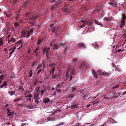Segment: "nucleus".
<instances>
[{
  "label": "nucleus",
  "instance_id": "nucleus-1",
  "mask_svg": "<svg viewBox=\"0 0 126 126\" xmlns=\"http://www.w3.org/2000/svg\"><path fill=\"white\" fill-rule=\"evenodd\" d=\"M36 9H32L31 8L29 9L26 13L25 16V19H30L34 20L36 18H38L40 17L39 15L35 13Z\"/></svg>",
  "mask_w": 126,
  "mask_h": 126
},
{
  "label": "nucleus",
  "instance_id": "nucleus-2",
  "mask_svg": "<svg viewBox=\"0 0 126 126\" xmlns=\"http://www.w3.org/2000/svg\"><path fill=\"white\" fill-rule=\"evenodd\" d=\"M81 22L82 23V24L80 26L81 28L83 27L84 26L85 24H87L88 25L90 26L92 23L91 21L87 22H85L84 20L81 21Z\"/></svg>",
  "mask_w": 126,
  "mask_h": 126
},
{
  "label": "nucleus",
  "instance_id": "nucleus-3",
  "mask_svg": "<svg viewBox=\"0 0 126 126\" xmlns=\"http://www.w3.org/2000/svg\"><path fill=\"white\" fill-rule=\"evenodd\" d=\"M49 66H51V71H49V73L50 75H51V74H54V72L55 70V64H50Z\"/></svg>",
  "mask_w": 126,
  "mask_h": 126
},
{
  "label": "nucleus",
  "instance_id": "nucleus-4",
  "mask_svg": "<svg viewBox=\"0 0 126 126\" xmlns=\"http://www.w3.org/2000/svg\"><path fill=\"white\" fill-rule=\"evenodd\" d=\"M23 43V41L22 40H19L16 42V43L17 44V47L18 46L19 47L17 49H20L22 47Z\"/></svg>",
  "mask_w": 126,
  "mask_h": 126
},
{
  "label": "nucleus",
  "instance_id": "nucleus-5",
  "mask_svg": "<svg viewBox=\"0 0 126 126\" xmlns=\"http://www.w3.org/2000/svg\"><path fill=\"white\" fill-rule=\"evenodd\" d=\"M78 46L77 48L80 47L82 48H86V47L85 46V44L82 43H79L78 44Z\"/></svg>",
  "mask_w": 126,
  "mask_h": 126
},
{
  "label": "nucleus",
  "instance_id": "nucleus-6",
  "mask_svg": "<svg viewBox=\"0 0 126 126\" xmlns=\"http://www.w3.org/2000/svg\"><path fill=\"white\" fill-rule=\"evenodd\" d=\"M50 48L47 47H45V48L43 50V53L44 54H45L46 55V56H47L48 53V52L50 51Z\"/></svg>",
  "mask_w": 126,
  "mask_h": 126
},
{
  "label": "nucleus",
  "instance_id": "nucleus-7",
  "mask_svg": "<svg viewBox=\"0 0 126 126\" xmlns=\"http://www.w3.org/2000/svg\"><path fill=\"white\" fill-rule=\"evenodd\" d=\"M29 5V4L26 1L23 2L22 4V5L23 6L22 8H23L22 10H23L25 8H27Z\"/></svg>",
  "mask_w": 126,
  "mask_h": 126
},
{
  "label": "nucleus",
  "instance_id": "nucleus-8",
  "mask_svg": "<svg viewBox=\"0 0 126 126\" xmlns=\"http://www.w3.org/2000/svg\"><path fill=\"white\" fill-rule=\"evenodd\" d=\"M100 71H98V72L99 73V74L100 75H103L106 76H108L110 74H109L108 73L106 72H100Z\"/></svg>",
  "mask_w": 126,
  "mask_h": 126
},
{
  "label": "nucleus",
  "instance_id": "nucleus-9",
  "mask_svg": "<svg viewBox=\"0 0 126 126\" xmlns=\"http://www.w3.org/2000/svg\"><path fill=\"white\" fill-rule=\"evenodd\" d=\"M23 99V98L22 96H20L17 98L14 99L13 101L14 102H17L19 101H21Z\"/></svg>",
  "mask_w": 126,
  "mask_h": 126
},
{
  "label": "nucleus",
  "instance_id": "nucleus-10",
  "mask_svg": "<svg viewBox=\"0 0 126 126\" xmlns=\"http://www.w3.org/2000/svg\"><path fill=\"white\" fill-rule=\"evenodd\" d=\"M40 47H37L35 49H34V55L36 57L38 55V51L40 48Z\"/></svg>",
  "mask_w": 126,
  "mask_h": 126
},
{
  "label": "nucleus",
  "instance_id": "nucleus-11",
  "mask_svg": "<svg viewBox=\"0 0 126 126\" xmlns=\"http://www.w3.org/2000/svg\"><path fill=\"white\" fill-rule=\"evenodd\" d=\"M92 73L95 78L96 79L97 78V76L96 72H95V70L93 69H92Z\"/></svg>",
  "mask_w": 126,
  "mask_h": 126
},
{
  "label": "nucleus",
  "instance_id": "nucleus-12",
  "mask_svg": "<svg viewBox=\"0 0 126 126\" xmlns=\"http://www.w3.org/2000/svg\"><path fill=\"white\" fill-rule=\"evenodd\" d=\"M43 42V39H38L36 44L38 45H39L41 44Z\"/></svg>",
  "mask_w": 126,
  "mask_h": 126
},
{
  "label": "nucleus",
  "instance_id": "nucleus-13",
  "mask_svg": "<svg viewBox=\"0 0 126 126\" xmlns=\"http://www.w3.org/2000/svg\"><path fill=\"white\" fill-rule=\"evenodd\" d=\"M50 100L49 98H46L44 99L43 100V103H44L46 104L47 103L49 102Z\"/></svg>",
  "mask_w": 126,
  "mask_h": 126
},
{
  "label": "nucleus",
  "instance_id": "nucleus-14",
  "mask_svg": "<svg viewBox=\"0 0 126 126\" xmlns=\"http://www.w3.org/2000/svg\"><path fill=\"white\" fill-rule=\"evenodd\" d=\"M120 95V92L118 93V94L115 95V92L114 93V96L112 98H116L118 97Z\"/></svg>",
  "mask_w": 126,
  "mask_h": 126
},
{
  "label": "nucleus",
  "instance_id": "nucleus-15",
  "mask_svg": "<svg viewBox=\"0 0 126 126\" xmlns=\"http://www.w3.org/2000/svg\"><path fill=\"white\" fill-rule=\"evenodd\" d=\"M53 50H57L59 48V46L57 44H55L52 46Z\"/></svg>",
  "mask_w": 126,
  "mask_h": 126
},
{
  "label": "nucleus",
  "instance_id": "nucleus-16",
  "mask_svg": "<svg viewBox=\"0 0 126 126\" xmlns=\"http://www.w3.org/2000/svg\"><path fill=\"white\" fill-rule=\"evenodd\" d=\"M51 75L52 78L53 79H55L57 77V74H55L54 75V74H51Z\"/></svg>",
  "mask_w": 126,
  "mask_h": 126
},
{
  "label": "nucleus",
  "instance_id": "nucleus-17",
  "mask_svg": "<svg viewBox=\"0 0 126 126\" xmlns=\"http://www.w3.org/2000/svg\"><path fill=\"white\" fill-rule=\"evenodd\" d=\"M27 108L29 109H33L35 108V107L33 105H30L27 106Z\"/></svg>",
  "mask_w": 126,
  "mask_h": 126
},
{
  "label": "nucleus",
  "instance_id": "nucleus-18",
  "mask_svg": "<svg viewBox=\"0 0 126 126\" xmlns=\"http://www.w3.org/2000/svg\"><path fill=\"white\" fill-rule=\"evenodd\" d=\"M68 2H64V5L63 6V7H66L67 6H68L69 7L68 8V9L70 8H71V7H69V4L68 3Z\"/></svg>",
  "mask_w": 126,
  "mask_h": 126
},
{
  "label": "nucleus",
  "instance_id": "nucleus-19",
  "mask_svg": "<svg viewBox=\"0 0 126 126\" xmlns=\"http://www.w3.org/2000/svg\"><path fill=\"white\" fill-rule=\"evenodd\" d=\"M18 1V0H11L10 2L11 4H14L17 3Z\"/></svg>",
  "mask_w": 126,
  "mask_h": 126
},
{
  "label": "nucleus",
  "instance_id": "nucleus-20",
  "mask_svg": "<svg viewBox=\"0 0 126 126\" xmlns=\"http://www.w3.org/2000/svg\"><path fill=\"white\" fill-rule=\"evenodd\" d=\"M126 16L124 14H123L122 15V17L121 19V20H126Z\"/></svg>",
  "mask_w": 126,
  "mask_h": 126
},
{
  "label": "nucleus",
  "instance_id": "nucleus-21",
  "mask_svg": "<svg viewBox=\"0 0 126 126\" xmlns=\"http://www.w3.org/2000/svg\"><path fill=\"white\" fill-rule=\"evenodd\" d=\"M94 22L95 24L97 25H101V27H102L103 25L102 24L100 23L99 22H98L95 20H94Z\"/></svg>",
  "mask_w": 126,
  "mask_h": 126
},
{
  "label": "nucleus",
  "instance_id": "nucleus-22",
  "mask_svg": "<svg viewBox=\"0 0 126 126\" xmlns=\"http://www.w3.org/2000/svg\"><path fill=\"white\" fill-rule=\"evenodd\" d=\"M66 43V41H62L60 44V46H62L63 45L65 44Z\"/></svg>",
  "mask_w": 126,
  "mask_h": 126
},
{
  "label": "nucleus",
  "instance_id": "nucleus-23",
  "mask_svg": "<svg viewBox=\"0 0 126 126\" xmlns=\"http://www.w3.org/2000/svg\"><path fill=\"white\" fill-rule=\"evenodd\" d=\"M10 42H12L13 43H14L15 42V39L11 37L10 39H8V43H9Z\"/></svg>",
  "mask_w": 126,
  "mask_h": 126
},
{
  "label": "nucleus",
  "instance_id": "nucleus-24",
  "mask_svg": "<svg viewBox=\"0 0 126 126\" xmlns=\"http://www.w3.org/2000/svg\"><path fill=\"white\" fill-rule=\"evenodd\" d=\"M109 4L111 5L112 7H116L117 5V4H114L112 2H110L109 3Z\"/></svg>",
  "mask_w": 126,
  "mask_h": 126
},
{
  "label": "nucleus",
  "instance_id": "nucleus-25",
  "mask_svg": "<svg viewBox=\"0 0 126 126\" xmlns=\"http://www.w3.org/2000/svg\"><path fill=\"white\" fill-rule=\"evenodd\" d=\"M15 91H9L8 93L11 96H12L14 95L15 94Z\"/></svg>",
  "mask_w": 126,
  "mask_h": 126
},
{
  "label": "nucleus",
  "instance_id": "nucleus-26",
  "mask_svg": "<svg viewBox=\"0 0 126 126\" xmlns=\"http://www.w3.org/2000/svg\"><path fill=\"white\" fill-rule=\"evenodd\" d=\"M64 83V82H63L62 83H59L57 84V86L58 87H59V88L63 86L62 85Z\"/></svg>",
  "mask_w": 126,
  "mask_h": 126
},
{
  "label": "nucleus",
  "instance_id": "nucleus-27",
  "mask_svg": "<svg viewBox=\"0 0 126 126\" xmlns=\"http://www.w3.org/2000/svg\"><path fill=\"white\" fill-rule=\"evenodd\" d=\"M39 93H38V94H34V99H36L37 98V97L39 96Z\"/></svg>",
  "mask_w": 126,
  "mask_h": 126
},
{
  "label": "nucleus",
  "instance_id": "nucleus-28",
  "mask_svg": "<svg viewBox=\"0 0 126 126\" xmlns=\"http://www.w3.org/2000/svg\"><path fill=\"white\" fill-rule=\"evenodd\" d=\"M14 113V111L10 112L9 114H8L7 117L12 116Z\"/></svg>",
  "mask_w": 126,
  "mask_h": 126
},
{
  "label": "nucleus",
  "instance_id": "nucleus-29",
  "mask_svg": "<svg viewBox=\"0 0 126 126\" xmlns=\"http://www.w3.org/2000/svg\"><path fill=\"white\" fill-rule=\"evenodd\" d=\"M74 96L73 94H69L68 95V97L69 98H72Z\"/></svg>",
  "mask_w": 126,
  "mask_h": 126
},
{
  "label": "nucleus",
  "instance_id": "nucleus-30",
  "mask_svg": "<svg viewBox=\"0 0 126 126\" xmlns=\"http://www.w3.org/2000/svg\"><path fill=\"white\" fill-rule=\"evenodd\" d=\"M32 96V95L31 94H29L28 96H27V97H29V98L28 99V100H30V101H31V98Z\"/></svg>",
  "mask_w": 126,
  "mask_h": 126
},
{
  "label": "nucleus",
  "instance_id": "nucleus-31",
  "mask_svg": "<svg viewBox=\"0 0 126 126\" xmlns=\"http://www.w3.org/2000/svg\"><path fill=\"white\" fill-rule=\"evenodd\" d=\"M125 23V21L124 20H121V24H122V25L123 26H124Z\"/></svg>",
  "mask_w": 126,
  "mask_h": 126
},
{
  "label": "nucleus",
  "instance_id": "nucleus-32",
  "mask_svg": "<svg viewBox=\"0 0 126 126\" xmlns=\"http://www.w3.org/2000/svg\"><path fill=\"white\" fill-rule=\"evenodd\" d=\"M71 89L72 90V92H73L76 89V88L75 87V86H73L71 88Z\"/></svg>",
  "mask_w": 126,
  "mask_h": 126
},
{
  "label": "nucleus",
  "instance_id": "nucleus-33",
  "mask_svg": "<svg viewBox=\"0 0 126 126\" xmlns=\"http://www.w3.org/2000/svg\"><path fill=\"white\" fill-rule=\"evenodd\" d=\"M19 89L22 91H23L24 90L22 86H19Z\"/></svg>",
  "mask_w": 126,
  "mask_h": 126
},
{
  "label": "nucleus",
  "instance_id": "nucleus-34",
  "mask_svg": "<svg viewBox=\"0 0 126 126\" xmlns=\"http://www.w3.org/2000/svg\"><path fill=\"white\" fill-rule=\"evenodd\" d=\"M119 87V85H115V86L112 88L111 89L113 90L114 89H115L118 87Z\"/></svg>",
  "mask_w": 126,
  "mask_h": 126
},
{
  "label": "nucleus",
  "instance_id": "nucleus-35",
  "mask_svg": "<svg viewBox=\"0 0 126 126\" xmlns=\"http://www.w3.org/2000/svg\"><path fill=\"white\" fill-rule=\"evenodd\" d=\"M46 90L45 89H42L41 91L40 92L41 93V94L42 95L45 92Z\"/></svg>",
  "mask_w": 126,
  "mask_h": 126
},
{
  "label": "nucleus",
  "instance_id": "nucleus-36",
  "mask_svg": "<svg viewBox=\"0 0 126 126\" xmlns=\"http://www.w3.org/2000/svg\"><path fill=\"white\" fill-rule=\"evenodd\" d=\"M18 106L21 107H25L26 106L25 105H24L23 104H18Z\"/></svg>",
  "mask_w": 126,
  "mask_h": 126
},
{
  "label": "nucleus",
  "instance_id": "nucleus-37",
  "mask_svg": "<svg viewBox=\"0 0 126 126\" xmlns=\"http://www.w3.org/2000/svg\"><path fill=\"white\" fill-rule=\"evenodd\" d=\"M52 32H55L56 33L57 32V30L54 28H52Z\"/></svg>",
  "mask_w": 126,
  "mask_h": 126
},
{
  "label": "nucleus",
  "instance_id": "nucleus-38",
  "mask_svg": "<svg viewBox=\"0 0 126 126\" xmlns=\"http://www.w3.org/2000/svg\"><path fill=\"white\" fill-rule=\"evenodd\" d=\"M74 70H72L71 72H70V74L71 75H74L75 73L74 72Z\"/></svg>",
  "mask_w": 126,
  "mask_h": 126
},
{
  "label": "nucleus",
  "instance_id": "nucleus-39",
  "mask_svg": "<svg viewBox=\"0 0 126 126\" xmlns=\"http://www.w3.org/2000/svg\"><path fill=\"white\" fill-rule=\"evenodd\" d=\"M93 104L94 105L97 103H98L99 102H98V100H96L93 102Z\"/></svg>",
  "mask_w": 126,
  "mask_h": 126
},
{
  "label": "nucleus",
  "instance_id": "nucleus-40",
  "mask_svg": "<svg viewBox=\"0 0 126 126\" xmlns=\"http://www.w3.org/2000/svg\"><path fill=\"white\" fill-rule=\"evenodd\" d=\"M7 81H5L4 82V83L3 84H2L3 85L4 87H5L7 85Z\"/></svg>",
  "mask_w": 126,
  "mask_h": 126
},
{
  "label": "nucleus",
  "instance_id": "nucleus-41",
  "mask_svg": "<svg viewBox=\"0 0 126 126\" xmlns=\"http://www.w3.org/2000/svg\"><path fill=\"white\" fill-rule=\"evenodd\" d=\"M71 107L72 108H75L77 107V106L76 105L74 104L71 106Z\"/></svg>",
  "mask_w": 126,
  "mask_h": 126
},
{
  "label": "nucleus",
  "instance_id": "nucleus-42",
  "mask_svg": "<svg viewBox=\"0 0 126 126\" xmlns=\"http://www.w3.org/2000/svg\"><path fill=\"white\" fill-rule=\"evenodd\" d=\"M5 77V76L3 75H1L0 76V79L2 80Z\"/></svg>",
  "mask_w": 126,
  "mask_h": 126
},
{
  "label": "nucleus",
  "instance_id": "nucleus-43",
  "mask_svg": "<svg viewBox=\"0 0 126 126\" xmlns=\"http://www.w3.org/2000/svg\"><path fill=\"white\" fill-rule=\"evenodd\" d=\"M32 70H30V72H29V74H30V75L29 76V77H31L32 76Z\"/></svg>",
  "mask_w": 126,
  "mask_h": 126
},
{
  "label": "nucleus",
  "instance_id": "nucleus-44",
  "mask_svg": "<svg viewBox=\"0 0 126 126\" xmlns=\"http://www.w3.org/2000/svg\"><path fill=\"white\" fill-rule=\"evenodd\" d=\"M68 9L67 8H65L63 10V12H68Z\"/></svg>",
  "mask_w": 126,
  "mask_h": 126
},
{
  "label": "nucleus",
  "instance_id": "nucleus-45",
  "mask_svg": "<svg viewBox=\"0 0 126 126\" xmlns=\"http://www.w3.org/2000/svg\"><path fill=\"white\" fill-rule=\"evenodd\" d=\"M14 25L16 27H18L19 26V24L18 23H17V22H15V23L14 24Z\"/></svg>",
  "mask_w": 126,
  "mask_h": 126
},
{
  "label": "nucleus",
  "instance_id": "nucleus-46",
  "mask_svg": "<svg viewBox=\"0 0 126 126\" xmlns=\"http://www.w3.org/2000/svg\"><path fill=\"white\" fill-rule=\"evenodd\" d=\"M104 19L105 20H106V21H109L110 20V19L109 18L107 17H106L104 18Z\"/></svg>",
  "mask_w": 126,
  "mask_h": 126
},
{
  "label": "nucleus",
  "instance_id": "nucleus-47",
  "mask_svg": "<svg viewBox=\"0 0 126 126\" xmlns=\"http://www.w3.org/2000/svg\"><path fill=\"white\" fill-rule=\"evenodd\" d=\"M64 122H60V123L58 125V126H60L61 125H62V126L64 125Z\"/></svg>",
  "mask_w": 126,
  "mask_h": 126
},
{
  "label": "nucleus",
  "instance_id": "nucleus-48",
  "mask_svg": "<svg viewBox=\"0 0 126 126\" xmlns=\"http://www.w3.org/2000/svg\"><path fill=\"white\" fill-rule=\"evenodd\" d=\"M34 28H32L29 31L31 33H32L33 32V31L34 30Z\"/></svg>",
  "mask_w": 126,
  "mask_h": 126
},
{
  "label": "nucleus",
  "instance_id": "nucleus-49",
  "mask_svg": "<svg viewBox=\"0 0 126 126\" xmlns=\"http://www.w3.org/2000/svg\"><path fill=\"white\" fill-rule=\"evenodd\" d=\"M37 82H38V81L37 80H36L35 82L33 84V86H35L37 84Z\"/></svg>",
  "mask_w": 126,
  "mask_h": 126
},
{
  "label": "nucleus",
  "instance_id": "nucleus-50",
  "mask_svg": "<svg viewBox=\"0 0 126 126\" xmlns=\"http://www.w3.org/2000/svg\"><path fill=\"white\" fill-rule=\"evenodd\" d=\"M123 50H124V49H123V50H122L121 49H118V50H116V53H117V52H120V51H123Z\"/></svg>",
  "mask_w": 126,
  "mask_h": 126
},
{
  "label": "nucleus",
  "instance_id": "nucleus-51",
  "mask_svg": "<svg viewBox=\"0 0 126 126\" xmlns=\"http://www.w3.org/2000/svg\"><path fill=\"white\" fill-rule=\"evenodd\" d=\"M35 102L36 104H38L39 103V102L38 99H36L35 100Z\"/></svg>",
  "mask_w": 126,
  "mask_h": 126
},
{
  "label": "nucleus",
  "instance_id": "nucleus-52",
  "mask_svg": "<svg viewBox=\"0 0 126 126\" xmlns=\"http://www.w3.org/2000/svg\"><path fill=\"white\" fill-rule=\"evenodd\" d=\"M77 60V59L76 58H74L73 59L72 61L74 62H75Z\"/></svg>",
  "mask_w": 126,
  "mask_h": 126
},
{
  "label": "nucleus",
  "instance_id": "nucleus-53",
  "mask_svg": "<svg viewBox=\"0 0 126 126\" xmlns=\"http://www.w3.org/2000/svg\"><path fill=\"white\" fill-rule=\"evenodd\" d=\"M19 17V16L18 15V14H17L16 15V20H18V18Z\"/></svg>",
  "mask_w": 126,
  "mask_h": 126
},
{
  "label": "nucleus",
  "instance_id": "nucleus-54",
  "mask_svg": "<svg viewBox=\"0 0 126 126\" xmlns=\"http://www.w3.org/2000/svg\"><path fill=\"white\" fill-rule=\"evenodd\" d=\"M14 51H12L10 52V55L9 56V58H10V57H11V55L12 54V53H14Z\"/></svg>",
  "mask_w": 126,
  "mask_h": 126
},
{
  "label": "nucleus",
  "instance_id": "nucleus-55",
  "mask_svg": "<svg viewBox=\"0 0 126 126\" xmlns=\"http://www.w3.org/2000/svg\"><path fill=\"white\" fill-rule=\"evenodd\" d=\"M36 64V63L35 62V61H34V62H33V63L32 64V66H33L35 65Z\"/></svg>",
  "mask_w": 126,
  "mask_h": 126
},
{
  "label": "nucleus",
  "instance_id": "nucleus-56",
  "mask_svg": "<svg viewBox=\"0 0 126 126\" xmlns=\"http://www.w3.org/2000/svg\"><path fill=\"white\" fill-rule=\"evenodd\" d=\"M6 110H7L8 111V112H7V113L8 114V113H9L10 112V110L8 109V108H6Z\"/></svg>",
  "mask_w": 126,
  "mask_h": 126
},
{
  "label": "nucleus",
  "instance_id": "nucleus-57",
  "mask_svg": "<svg viewBox=\"0 0 126 126\" xmlns=\"http://www.w3.org/2000/svg\"><path fill=\"white\" fill-rule=\"evenodd\" d=\"M42 70V69H40V70H38L37 72V74H38L39 73H40Z\"/></svg>",
  "mask_w": 126,
  "mask_h": 126
},
{
  "label": "nucleus",
  "instance_id": "nucleus-58",
  "mask_svg": "<svg viewBox=\"0 0 126 126\" xmlns=\"http://www.w3.org/2000/svg\"><path fill=\"white\" fill-rule=\"evenodd\" d=\"M73 1V0H68V3H71Z\"/></svg>",
  "mask_w": 126,
  "mask_h": 126
},
{
  "label": "nucleus",
  "instance_id": "nucleus-59",
  "mask_svg": "<svg viewBox=\"0 0 126 126\" xmlns=\"http://www.w3.org/2000/svg\"><path fill=\"white\" fill-rule=\"evenodd\" d=\"M16 48V47H14L13 48H12V51L14 52L15 51Z\"/></svg>",
  "mask_w": 126,
  "mask_h": 126
},
{
  "label": "nucleus",
  "instance_id": "nucleus-60",
  "mask_svg": "<svg viewBox=\"0 0 126 126\" xmlns=\"http://www.w3.org/2000/svg\"><path fill=\"white\" fill-rule=\"evenodd\" d=\"M108 123V122H106L105 123H104L103 125H101L100 126H104L105 125L107 124V123Z\"/></svg>",
  "mask_w": 126,
  "mask_h": 126
},
{
  "label": "nucleus",
  "instance_id": "nucleus-61",
  "mask_svg": "<svg viewBox=\"0 0 126 126\" xmlns=\"http://www.w3.org/2000/svg\"><path fill=\"white\" fill-rule=\"evenodd\" d=\"M41 68V67L40 66V65H39L36 68V70H38V69H40Z\"/></svg>",
  "mask_w": 126,
  "mask_h": 126
},
{
  "label": "nucleus",
  "instance_id": "nucleus-62",
  "mask_svg": "<svg viewBox=\"0 0 126 126\" xmlns=\"http://www.w3.org/2000/svg\"><path fill=\"white\" fill-rule=\"evenodd\" d=\"M39 87H37L36 89V90L37 92H38L39 90Z\"/></svg>",
  "mask_w": 126,
  "mask_h": 126
},
{
  "label": "nucleus",
  "instance_id": "nucleus-63",
  "mask_svg": "<svg viewBox=\"0 0 126 126\" xmlns=\"http://www.w3.org/2000/svg\"><path fill=\"white\" fill-rule=\"evenodd\" d=\"M79 123H77L74 126H79Z\"/></svg>",
  "mask_w": 126,
  "mask_h": 126
},
{
  "label": "nucleus",
  "instance_id": "nucleus-64",
  "mask_svg": "<svg viewBox=\"0 0 126 126\" xmlns=\"http://www.w3.org/2000/svg\"><path fill=\"white\" fill-rule=\"evenodd\" d=\"M30 36V34H28L27 33V35L26 36V37L27 38H29Z\"/></svg>",
  "mask_w": 126,
  "mask_h": 126
}]
</instances>
